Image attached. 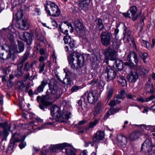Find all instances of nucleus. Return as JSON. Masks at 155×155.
<instances>
[{"label":"nucleus","mask_w":155,"mask_h":155,"mask_svg":"<svg viewBox=\"0 0 155 155\" xmlns=\"http://www.w3.org/2000/svg\"><path fill=\"white\" fill-rule=\"evenodd\" d=\"M68 63L71 68L73 70L81 68L84 64V56L77 52H73L68 57Z\"/></svg>","instance_id":"obj_1"},{"label":"nucleus","mask_w":155,"mask_h":155,"mask_svg":"<svg viewBox=\"0 0 155 155\" xmlns=\"http://www.w3.org/2000/svg\"><path fill=\"white\" fill-rule=\"evenodd\" d=\"M45 9L50 15L57 17L59 16L61 11L58 6L54 2L47 1L45 5Z\"/></svg>","instance_id":"obj_2"},{"label":"nucleus","mask_w":155,"mask_h":155,"mask_svg":"<svg viewBox=\"0 0 155 155\" xmlns=\"http://www.w3.org/2000/svg\"><path fill=\"white\" fill-rule=\"evenodd\" d=\"M98 94L97 90H91L85 93L83 95L82 98L84 99V101L85 98H86L89 103L94 104L97 100Z\"/></svg>","instance_id":"obj_3"},{"label":"nucleus","mask_w":155,"mask_h":155,"mask_svg":"<svg viewBox=\"0 0 155 155\" xmlns=\"http://www.w3.org/2000/svg\"><path fill=\"white\" fill-rule=\"evenodd\" d=\"M132 56L134 59V61L135 63V65L137 67V70H141V72L144 76H146L148 74V71L144 68H143L140 65H138L139 60L137 55L136 53L134 51H132L130 52L128 55L127 59L130 62H132L131 59V56Z\"/></svg>","instance_id":"obj_4"},{"label":"nucleus","mask_w":155,"mask_h":155,"mask_svg":"<svg viewBox=\"0 0 155 155\" xmlns=\"http://www.w3.org/2000/svg\"><path fill=\"white\" fill-rule=\"evenodd\" d=\"M26 137L22 136L19 134L15 133L13 134L10 140V143L8 146V150H12L14 146L15 143L16 142H21L24 140Z\"/></svg>","instance_id":"obj_5"},{"label":"nucleus","mask_w":155,"mask_h":155,"mask_svg":"<svg viewBox=\"0 0 155 155\" xmlns=\"http://www.w3.org/2000/svg\"><path fill=\"white\" fill-rule=\"evenodd\" d=\"M112 34L108 31H103L100 35L101 41L102 45L107 46L110 43Z\"/></svg>","instance_id":"obj_6"},{"label":"nucleus","mask_w":155,"mask_h":155,"mask_svg":"<svg viewBox=\"0 0 155 155\" xmlns=\"http://www.w3.org/2000/svg\"><path fill=\"white\" fill-rule=\"evenodd\" d=\"M154 145H152L150 139H147L142 144L141 150H143L144 149L145 151H147L149 155H155V151H150L152 148L154 147Z\"/></svg>","instance_id":"obj_7"},{"label":"nucleus","mask_w":155,"mask_h":155,"mask_svg":"<svg viewBox=\"0 0 155 155\" xmlns=\"http://www.w3.org/2000/svg\"><path fill=\"white\" fill-rule=\"evenodd\" d=\"M17 45H12L10 47V51L14 54L15 53H20L23 51L25 49L24 43L19 40L17 41Z\"/></svg>","instance_id":"obj_8"},{"label":"nucleus","mask_w":155,"mask_h":155,"mask_svg":"<svg viewBox=\"0 0 155 155\" xmlns=\"http://www.w3.org/2000/svg\"><path fill=\"white\" fill-rule=\"evenodd\" d=\"M63 40L65 44H68L70 46V48L68 46H66L65 48L66 51H71L72 48L74 47V41L69 35L65 36L64 37Z\"/></svg>","instance_id":"obj_9"},{"label":"nucleus","mask_w":155,"mask_h":155,"mask_svg":"<svg viewBox=\"0 0 155 155\" xmlns=\"http://www.w3.org/2000/svg\"><path fill=\"white\" fill-rule=\"evenodd\" d=\"M0 58L3 60L10 59L13 61L15 58V56L13 52L10 51L9 48L8 51H5L4 52L0 53Z\"/></svg>","instance_id":"obj_10"},{"label":"nucleus","mask_w":155,"mask_h":155,"mask_svg":"<svg viewBox=\"0 0 155 155\" xmlns=\"http://www.w3.org/2000/svg\"><path fill=\"white\" fill-rule=\"evenodd\" d=\"M37 100L38 102L41 100V103L39 104V107L41 109L44 110L52 104L51 102L47 101L44 98H41L40 96L37 97Z\"/></svg>","instance_id":"obj_11"},{"label":"nucleus","mask_w":155,"mask_h":155,"mask_svg":"<svg viewBox=\"0 0 155 155\" xmlns=\"http://www.w3.org/2000/svg\"><path fill=\"white\" fill-rule=\"evenodd\" d=\"M105 72L107 74L106 79L107 81L114 79L116 75V72L110 66H108L107 67Z\"/></svg>","instance_id":"obj_12"},{"label":"nucleus","mask_w":155,"mask_h":155,"mask_svg":"<svg viewBox=\"0 0 155 155\" xmlns=\"http://www.w3.org/2000/svg\"><path fill=\"white\" fill-rule=\"evenodd\" d=\"M24 41L26 42L27 45H29L32 42L34 38L33 34L27 32H25L22 35Z\"/></svg>","instance_id":"obj_13"},{"label":"nucleus","mask_w":155,"mask_h":155,"mask_svg":"<svg viewBox=\"0 0 155 155\" xmlns=\"http://www.w3.org/2000/svg\"><path fill=\"white\" fill-rule=\"evenodd\" d=\"M104 55L109 58L110 60L114 61L116 58L117 52L113 49L108 48L105 51Z\"/></svg>","instance_id":"obj_14"},{"label":"nucleus","mask_w":155,"mask_h":155,"mask_svg":"<svg viewBox=\"0 0 155 155\" xmlns=\"http://www.w3.org/2000/svg\"><path fill=\"white\" fill-rule=\"evenodd\" d=\"M138 74L136 71L131 72L127 77L128 81L132 83L136 82L138 78Z\"/></svg>","instance_id":"obj_15"},{"label":"nucleus","mask_w":155,"mask_h":155,"mask_svg":"<svg viewBox=\"0 0 155 155\" xmlns=\"http://www.w3.org/2000/svg\"><path fill=\"white\" fill-rule=\"evenodd\" d=\"M75 29L78 33L81 34L84 31V26L81 21L79 19L74 21Z\"/></svg>","instance_id":"obj_16"},{"label":"nucleus","mask_w":155,"mask_h":155,"mask_svg":"<svg viewBox=\"0 0 155 155\" xmlns=\"http://www.w3.org/2000/svg\"><path fill=\"white\" fill-rule=\"evenodd\" d=\"M71 113L65 111H61L58 117L57 120L61 122H64V120H68L70 117Z\"/></svg>","instance_id":"obj_17"},{"label":"nucleus","mask_w":155,"mask_h":155,"mask_svg":"<svg viewBox=\"0 0 155 155\" xmlns=\"http://www.w3.org/2000/svg\"><path fill=\"white\" fill-rule=\"evenodd\" d=\"M60 108L55 105L51 106V114L52 116H54L57 120L60 113Z\"/></svg>","instance_id":"obj_18"},{"label":"nucleus","mask_w":155,"mask_h":155,"mask_svg":"<svg viewBox=\"0 0 155 155\" xmlns=\"http://www.w3.org/2000/svg\"><path fill=\"white\" fill-rule=\"evenodd\" d=\"M0 127L3 128V132L5 137L7 136L9 134V132L10 131L11 127L8 125V123L5 122L0 123Z\"/></svg>","instance_id":"obj_19"},{"label":"nucleus","mask_w":155,"mask_h":155,"mask_svg":"<svg viewBox=\"0 0 155 155\" xmlns=\"http://www.w3.org/2000/svg\"><path fill=\"white\" fill-rule=\"evenodd\" d=\"M104 137V133L101 131H97L93 138V142H98Z\"/></svg>","instance_id":"obj_20"},{"label":"nucleus","mask_w":155,"mask_h":155,"mask_svg":"<svg viewBox=\"0 0 155 155\" xmlns=\"http://www.w3.org/2000/svg\"><path fill=\"white\" fill-rule=\"evenodd\" d=\"M68 143H62L53 145L50 147V150L53 152H55L57 149L61 150L64 148L66 146L68 145Z\"/></svg>","instance_id":"obj_21"},{"label":"nucleus","mask_w":155,"mask_h":155,"mask_svg":"<svg viewBox=\"0 0 155 155\" xmlns=\"http://www.w3.org/2000/svg\"><path fill=\"white\" fill-rule=\"evenodd\" d=\"M68 145L66 146L64 148H65V152L67 155H75L76 153V150L75 148L71 146L68 143Z\"/></svg>","instance_id":"obj_22"},{"label":"nucleus","mask_w":155,"mask_h":155,"mask_svg":"<svg viewBox=\"0 0 155 155\" xmlns=\"http://www.w3.org/2000/svg\"><path fill=\"white\" fill-rule=\"evenodd\" d=\"M114 64L113 65L114 68L119 71H121L123 68V64L122 61L118 59H115Z\"/></svg>","instance_id":"obj_23"},{"label":"nucleus","mask_w":155,"mask_h":155,"mask_svg":"<svg viewBox=\"0 0 155 155\" xmlns=\"http://www.w3.org/2000/svg\"><path fill=\"white\" fill-rule=\"evenodd\" d=\"M96 28L99 31H102L104 28L102 20L100 18H97L95 21Z\"/></svg>","instance_id":"obj_24"},{"label":"nucleus","mask_w":155,"mask_h":155,"mask_svg":"<svg viewBox=\"0 0 155 155\" xmlns=\"http://www.w3.org/2000/svg\"><path fill=\"white\" fill-rule=\"evenodd\" d=\"M118 144L119 145L123 146L126 145L127 142L126 137L122 135H119L117 136Z\"/></svg>","instance_id":"obj_25"},{"label":"nucleus","mask_w":155,"mask_h":155,"mask_svg":"<svg viewBox=\"0 0 155 155\" xmlns=\"http://www.w3.org/2000/svg\"><path fill=\"white\" fill-rule=\"evenodd\" d=\"M141 135V133L140 131H135L129 136V139L131 141L135 140L138 139Z\"/></svg>","instance_id":"obj_26"},{"label":"nucleus","mask_w":155,"mask_h":155,"mask_svg":"<svg viewBox=\"0 0 155 155\" xmlns=\"http://www.w3.org/2000/svg\"><path fill=\"white\" fill-rule=\"evenodd\" d=\"M31 49V48L30 46H28L27 47L26 52L24 55L19 61L20 62H21L22 63H23L24 62L28 59L30 54V51Z\"/></svg>","instance_id":"obj_27"},{"label":"nucleus","mask_w":155,"mask_h":155,"mask_svg":"<svg viewBox=\"0 0 155 155\" xmlns=\"http://www.w3.org/2000/svg\"><path fill=\"white\" fill-rule=\"evenodd\" d=\"M121 109V108L119 107L110 108L109 110L107 112V113L105 116L104 118H105L106 117V119L109 115L114 114L115 113L118 112Z\"/></svg>","instance_id":"obj_28"},{"label":"nucleus","mask_w":155,"mask_h":155,"mask_svg":"<svg viewBox=\"0 0 155 155\" xmlns=\"http://www.w3.org/2000/svg\"><path fill=\"white\" fill-rule=\"evenodd\" d=\"M47 81L45 78L41 81V84L39 85L37 88V90L39 92L43 91V89L47 84Z\"/></svg>","instance_id":"obj_29"},{"label":"nucleus","mask_w":155,"mask_h":155,"mask_svg":"<svg viewBox=\"0 0 155 155\" xmlns=\"http://www.w3.org/2000/svg\"><path fill=\"white\" fill-rule=\"evenodd\" d=\"M29 26L27 22V19L25 18L22 20L21 24L20 26V28L23 30H26L28 29Z\"/></svg>","instance_id":"obj_30"},{"label":"nucleus","mask_w":155,"mask_h":155,"mask_svg":"<svg viewBox=\"0 0 155 155\" xmlns=\"http://www.w3.org/2000/svg\"><path fill=\"white\" fill-rule=\"evenodd\" d=\"M130 12L131 14V15L134 18L133 20H135L138 17H134V16L136 15L137 11V7L135 6H132L130 8Z\"/></svg>","instance_id":"obj_31"},{"label":"nucleus","mask_w":155,"mask_h":155,"mask_svg":"<svg viewBox=\"0 0 155 155\" xmlns=\"http://www.w3.org/2000/svg\"><path fill=\"white\" fill-rule=\"evenodd\" d=\"M49 90L52 94L59 95L60 92L58 87L56 85H54L50 87Z\"/></svg>","instance_id":"obj_32"},{"label":"nucleus","mask_w":155,"mask_h":155,"mask_svg":"<svg viewBox=\"0 0 155 155\" xmlns=\"http://www.w3.org/2000/svg\"><path fill=\"white\" fill-rule=\"evenodd\" d=\"M101 106L100 104H98L94 107L93 110V114L94 116H97L101 112Z\"/></svg>","instance_id":"obj_33"},{"label":"nucleus","mask_w":155,"mask_h":155,"mask_svg":"<svg viewBox=\"0 0 155 155\" xmlns=\"http://www.w3.org/2000/svg\"><path fill=\"white\" fill-rule=\"evenodd\" d=\"M70 72L69 71L66 72L65 77L63 80V82L64 84L69 85L71 84V79L69 77L68 75L70 74Z\"/></svg>","instance_id":"obj_34"},{"label":"nucleus","mask_w":155,"mask_h":155,"mask_svg":"<svg viewBox=\"0 0 155 155\" xmlns=\"http://www.w3.org/2000/svg\"><path fill=\"white\" fill-rule=\"evenodd\" d=\"M91 0H79L81 7L84 8L87 6L91 2Z\"/></svg>","instance_id":"obj_35"},{"label":"nucleus","mask_w":155,"mask_h":155,"mask_svg":"<svg viewBox=\"0 0 155 155\" xmlns=\"http://www.w3.org/2000/svg\"><path fill=\"white\" fill-rule=\"evenodd\" d=\"M67 26L66 25H60L59 28L60 31L64 34L67 35L68 34V31L67 29Z\"/></svg>","instance_id":"obj_36"},{"label":"nucleus","mask_w":155,"mask_h":155,"mask_svg":"<svg viewBox=\"0 0 155 155\" xmlns=\"http://www.w3.org/2000/svg\"><path fill=\"white\" fill-rule=\"evenodd\" d=\"M125 38L127 41L129 42L131 40L132 41V43L134 42V40L133 39L132 37L131 36V31L129 30L127 32H126V37L124 38H123V40H124Z\"/></svg>","instance_id":"obj_37"},{"label":"nucleus","mask_w":155,"mask_h":155,"mask_svg":"<svg viewBox=\"0 0 155 155\" xmlns=\"http://www.w3.org/2000/svg\"><path fill=\"white\" fill-rule=\"evenodd\" d=\"M10 67H3L2 66L0 69L2 70L3 73L5 75L8 74H9L10 71Z\"/></svg>","instance_id":"obj_38"},{"label":"nucleus","mask_w":155,"mask_h":155,"mask_svg":"<svg viewBox=\"0 0 155 155\" xmlns=\"http://www.w3.org/2000/svg\"><path fill=\"white\" fill-rule=\"evenodd\" d=\"M113 94V90L112 89H110L107 92V97L106 101L107 103L110 99L111 97Z\"/></svg>","instance_id":"obj_39"},{"label":"nucleus","mask_w":155,"mask_h":155,"mask_svg":"<svg viewBox=\"0 0 155 155\" xmlns=\"http://www.w3.org/2000/svg\"><path fill=\"white\" fill-rule=\"evenodd\" d=\"M45 66V64L44 62H41L39 64L38 68L39 69V72L41 73L44 70V69Z\"/></svg>","instance_id":"obj_40"},{"label":"nucleus","mask_w":155,"mask_h":155,"mask_svg":"<svg viewBox=\"0 0 155 155\" xmlns=\"http://www.w3.org/2000/svg\"><path fill=\"white\" fill-rule=\"evenodd\" d=\"M35 37L36 39L38 40H40L41 41L44 42V36L42 35H38V34L35 35Z\"/></svg>","instance_id":"obj_41"},{"label":"nucleus","mask_w":155,"mask_h":155,"mask_svg":"<svg viewBox=\"0 0 155 155\" xmlns=\"http://www.w3.org/2000/svg\"><path fill=\"white\" fill-rule=\"evenodd\" d=\"M139 55L140 57L144 61L148 57V54L146 52L140 53Z\"/></svg>","instance_id":"obj_42"},{"label":"nucleus","mask_w":155,"mask_h":155,"mask_svg":"<svg viewBox=\"0 0 155 155\" xmlns=\"http://www.w3.org/2000/svg\"><path fill=\"white\" fill-rule=\"evenodd\" d=\"M125 95V93L124 90H121L120 91V94L117 96L118 98L123 99Z\"/></svg>","instance_id":"obj_43"},{"label":"nucleus","mask_w":155,"mask_h":155,"mask_svg":"<svg viewBox=\"0 0 155 155\" xmlns=\"http://www.w3.org/2000/svg\"><path fill=\"white\" fill-rule=\"evenodd\" d=\"M98 120H96L93 122H90L89 125V128L94 127L98 123Z\"/></svg>","instance_id":"obj_44"},{"label":"nucleus","mask_w":155,"mask_h":155,"mask_svg":"<svg viewBox=\"0 0 155 155\" xmlns=\"http://www.w3.org/2000/svg\"><path fill=\"white\" fill-rule=\"evenodd\" d=\"M22 74L23 73L21 70L17 69V70L15 72V76L17 77L21 76H22Z\"/></svg>","instance_id":"obj_45"},{"label":"nucleus","mask_w":155,"mask_h":155,"mask_svg":"<svg viewBox=\"0 0 155 155\" xmlns=\"http://www.w3.org/2000/svg\"><path fill=\"white\" fill-rule=\"evenodd\" d=\"M112 43V46L113 48L116 49H117L119 48L120 45L118 43L117 41H113Z\"/></svg>","instance_id":"obj_46"},{"label":"nucleus","mask_w":155,"mask_h":155,"mask_svg":"<svg viewBox=\"0 0 155 155\" xmlns=\"http://www.w3.org/2000/svg\"><path fill=\"white\" fill-rule=\"evenodd\" d=\"M30 68V66L29 64V63L28 62H26L25 64L24 68V70L25 71H29Z\"/></svg>","instance_id":"obj_47"},{"label":"nucleus","mask_w":155,"mask_h":155,"mask_svg":"<svg viewBox=\"0 0 155 155\" xmlns=\"http://www.w3.org/2000/svg\"><path fill=\"white\" fill-rule=\"evenodd\" d=\"M54 124V122L47 123L46 124H43L41 127L38 128L39 129V130L42 129L43 128H46V127H45L46 125H53Z\"/></svg>","instance_id":"obj_48"},{"label":"nucleus","mask_w":155,"mask_h":155,"mask_svg":"<svg viewBox=\"0 0 155 155\" xmlns=\"http://www.w3.org/2000/svg\"><path fill=\"white\" fill-rule=\"evenodd\" d=\"M25 140V139L24 140H23L20 142L21 143L19 145V146L20 148L21 149H22L25 147V146L26 145V143L24 142V140Z\"/></svg>","instance_id":"obj_49"},{"label":"nucleus","mask_w":155,"mask_h":155,"mask_svg":"<svg viewBox=\"0 0 155 155\" xmlns=\"http://www.w3.org/2000/svg\"><path fill=\"white\" fill-rule=\"evenodd\" d=\"M155 98V96L154 95H152L146 98L145 100L146 102H147Z\"/></svg>","instance_id":"obj_50"},{"label":"nucleus","mask_w":155,"mask_h":155,"mask_svg":"<svg viewBox=\"0 0 155 155\" xmlns=\"http://www.w3.org/2000/svg\"><path fill=\"white\" fill-rule=\"evenodd\" d=\"M80 88V87L78 86H74L71 88V91L72 92H74L78 91Z\"/></svg>","instance_id":"obj_51"},{"label":"nucleus","mask_w":155,"mask_h":155,"mask_svg":"<svg viewBox=\"0 0 155 155\" xmlns=\"http://www.w3.org/2000/svg\"><path fill=\"white\" fill-rule=\"evenodd\" d=\"M109 104L110 106L111 107L114 106L116 105L114 98L113 99L110 101Z\"/></svg>","instance_id":"obj_52"},{"label":"nucleus","mask_w":155,"mask_h":155,"mask_svg":"<svg viewBox=\"0 0 155 155\" xmlns=\"http://www.w3.org/2000/svg\"><path fill=\"white\" fill-rule=\"evenodd\" d=\"M48 58V56L47 55H45V57H44L43 56H41L39 59V61L41 62H44L43 61L45 59H47Z\"/></svg>","instance_id":"obj_53"},{"label":"nucleus","mask_w":155,"mask_h":155,"mask_svg":"<svg viewBox=\"0 0 155 155\" xmlns=\"http://www.w3.org/2000/svg\"><path fill=\"white\" fill-rule=\"evenodd\" d=\"M118 81L121 84L122 86H124L127 84V81L126 80L122 81Z\"/></svg>","instance_id":"obj_54"},{"label":"nucleus","mask_w":155,"mask_h":155,"mask_svg":"<svg viewBox=\"0 0 155 155\" xmlns=\"http://www.w3.org/2000/svg\"><path fill=\"white\" fill-rule=\"evenodd\" d=\"M123 15L126 18H130V13L129 12V11H128L127 13H123Z\"/></svg>","instance_id":"obj_55"},{"label":"nucleus","mask_w":155,"mask_h":155,"mask_svg":"<svg viewBox=\"0 0 155 155\" xmlns=\"http://www.w3.org/2000/svg\"><path fill=\"white\" fill-rule=\"evenodd\" d=\"M23 64L21 62H20V61H18V69H17L21 70V69L23 67Z\"/></svg>","instance_id":"obj_56"},{"label":"nucleus","mask_w":155,"mask_h":155,"mask_svg":"<svg viewBox=\"0 0 155 155\" xmlns=\"http://www.w3.org/2000/svg\"><path fill=\"white\" fill-rule=\"evenodd\" d=\"M124 28L123 35H124V38L126 37V32L127 30V27L125 26V25L124 24Z\"/></svg>","instance_id":"obj_57"},{"label":"nucleus","mask_w":155,"mask_h":155,"mask_svg":"<svg viewBox=\"0 0 155 155\" xmlns=\"http://www.w3.org/2000/svg\"><path fill=\"white\" fill-rule=\"evenodd\" d=\"M114 98L116 104H119L120 102L121 101L119 100L120 99L118 98L117 96H116L115 97H114Z\"/></svg>","instance_id":"obj_58"},{"label":"nucleus","mask_w":155,"mask_h":155,"mask_svg":"<svg viewBox=\"0 0 155 155\" xmlns=\"http://www.w3.org/2000/svg\"><path fill=\"white\" fill-rule=\"evenodd\" d=\"M64 25H66L67 26V28H69L72 25L71 23L67 21L64 22Z\"/></svg>","instance_id":"obj_59"},{"label":"nucleus","mask_w":155,"mask_h":155,"mask_svg":"<svg viewBox=\"0 0 155 155\" xmlns=\"http://www.w3.org/2000/svg\"><path fill=\"white\" fill-rule=\"evenodd\" d=\"M152 87L150 90V93L151 94H153L155 92L154 88H153V85L152 84Z\"/></svg>","instance_id":"obj_60"},{"label":"nucleus","mask_w":155,"mask_h":155,"mask_svg":"<svg viewBox=\"0 0 155 155\" xmlns=\"http://www.w3.org/2000/svg\"><path fill=\"white\" fill-rule=\"evenodd\" d=\"M110 60V58L107 57L105 56V59L104 61V62L106 63L107 64L108 63V61Z\"/></svg>","instance_id":"obj_61"},{"label":"nucleus","mask_w":155,"mask_h":155,"mask_svg":"<svg viewBox=\"0 0 155 155\" xmlns=\"http://www.w3.org/2000/svg\"><path fill=\"white\" fill-rule=\"evenodd\" d=\"M35 11L37 13L38 15H39L40 13V10L39 8H36L35 9Z\"/></svg>","instance_id":"obj_62"},{"label":"nucleus","mask_w":155,"mask_h":155,"mask_svg":"<svg viewBox=\"0 0 155 155\" xmlns=\"http://www.w3.org/2000/svg\"><path fill=\"white\" fill-rule=\"evenodd\" d=\"M97 81L96 80H92L89 82V84H93L94 85L95 84H97Z\"/></svg>","instance_id":"obj_63"},{"label":"nucleus","mask_w":155,"mask_h":155,"mask_svg":"<svg viewBox=\"0 0 155 155\" xmlns=\"http://www.w3.org/2000/svg\"><path fill=\"white\" fill-rule=\"evenodd\" d=\"M86 122V120H83L81 121H80L78 123V124L79 125H81L84 124Z\"/></svg>","instance_id":"obj_64"}]
</instances>
